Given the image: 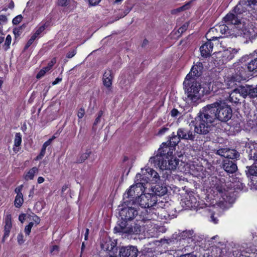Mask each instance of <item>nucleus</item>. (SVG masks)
I'll return each mask as SVG.
<instances>
[{"label":"nucleus","mask_w":257,"mask_h":257,"mask_svg":"<svg viewBox=\"0 0 257 257\" xmlns=\"http://www.w3.org/2000/svg\"><path fill=\"white\" fill-rule=\"evenodd\" d=\"M158 202L157 197L150 191H145L140 195L137 203L142 208H146L145 211L147 213L145 218L147 220H156L158 219H166V213L164 208L165 206L163 201Z\"/></svg>","instance_id":"f257e3e1"},{"label":"nucleus","mask_w":257,"mask_h":257,"mask_svg":"<svg viewBox=\"0 0 257 257\" xmlns=\"http://www.w3.org/2000/svg\"><path fill=\"white\" fill-rule=\"evenodd\" d=\"M243 12L242 6L239 3L236 6L232 12L228 13L224 18V21L227 25H234L233 30L234 36H241L246 40L251 41L255 39V33L252 28L247 27L245 24L241 23L238 16Z\"/></svg>","instance_id":"f03ea898"},{"label":"nucleus","mask_w":257,"mask_h":257,"mask_svg":"<svg viewBox=\"0 0 257 257\" xmlns=\"http://www.w3.org/2000/svg\"><path fill=\"white\" fill-rule=\"evenodd\" d=\"M173 147L163 143L157 154L150 158L149 163L162 170H174L179 164V159L173 156Z\"/></svg>","instance_id":"7ed1b4c3"},{"label":"nucleus","mask_w":257,"mask_h":257,"mask_svg":"<svg viewBox=\"0 0 257 257\" xmlns=\"http://www.w3.org/2000/svg\"><path fill=\"white\" fill-rule=\"evenodd\" d=\"M208 108L207 105L203 107L199 114L191 122L194 126V132L197 134H207L213 125L214 117Z\"/></svg>","instance_id":"20e7f679"},{"label":"nucleus","mask_w":257,"mask_h":257,"mask_svg":"<svg viewBox=\"0 0 257 257\" xmlns=\"http://www.w3.org/2000/svg\"><path fill=\"white\" fill-rule=\"evenodd\" d=\"M207 105L214 119L216 118L221 121L226 122L232 117V109L224 102L218 101Z\"/></svg>","instance_id":"39448f33"},{"label":"nucleus","mask_w":257,"mask_h":257,"mask_svg":"<svg viewBox=\"0 0 257 257\" xmlns=\"http://www.w3.org/2000/svg\"><path fill=\"white\" fill-rule=\"evenodd\" d=\"M189 84L185 85L184 82L183 84L187 93L188 98L193 102H196L203 96L209 93L210 89H205L204 87L196 80L189 81Z\"/></svg>","instance_id":"423d86ee"},{"label":"nucleus","mask_w":257,"mask_h":257,"mask_svg":"<svg viewBox=\"0 0 257 257\" xmlns=\"http://www.w3.org/2000/svg\"><path fill=\"white\" fill-rule=\"evenodd\" d=\"M160 180V177L159 174L153 169L146 166L144 168H142L141 173L137 174L135 182H138L142 186L147 187L146 185L149 183H158Z\"/></svg>","instance_id":"0eeeda50"},{"label":"nucleus","mask_w":257,"mask_h":257,"mask_svg":"<svg viewBox=\"0 0 257 257\" xmlns=\"http://www.w3.org/2000/svg\"><path fill=\"white\" fill-rule=\"evenodd\" d=\"M147 187L142 186L138 182H135V184L131 186L130 188L124 194V198H127V201L132 202L134 205L137 203L139 197L142 193L145 191Z\"/></svg>","instance_id":"6e6552de"},{"label":"nucleus","mask_w":257,"mask_h":257,"mask_svg":"<svg viewBox=\"0 0 257 257\" xmlns=\"http://www.w3.org/2000/svg\"><path fill=\"white\" fill-rule=\"evenodd\" d=\"M248 77L249 74L245 69L242 67H238L236 68L235 74L231 77H228L225 81L227 88H230L235 85V82L246 80Z\"/></svg>","instance_id":"1a4fd4ad"},{"label":"nucleus","mask_w":257,"mask_h":257,"mask_svg":"<svg viewBox=\"0 0 257 257\" xmlns=\"http://www.w3.org/2000/svg\"><path fill=\"white\" fill-rule=\"evenodd\" d=\"M239 50V49L229 47L217 53L216 58L217 59L221 58L219 60V61H221L222 63H226V62L232 59Z\"/></svg>","instance_id":"9d476101"},{"label":"nucleus","mask_w":257,"mask_h":257,"mask_svg":"<svg viewBox=\"0 0 257 257\" xmlns=\"http://www.w3.org/2000/svg\"><path fill=\"white\" fill-rule=\"evenodd\" d=\"M203 69V65L201 62H197V64L191 68V71L188 74L185 79L184 83L185 85L189 84V81L196 80L195 77L199 76Z\"/></svg>","instance_id":"9b49d317"},{"label":"nucleus","mask_w":257,"mask_h":257,"mask_svg":"<svg viewBox=\"0 0 257 257\" xmlns=\"http://www.w3.org/2000/svg\"><path fill=\"white\" fill-rule=\"evenodd\" d=\"M138 211L134 207H124L120 211L119 215L124 221L133 219L138 215Z\"/></svg>","instance_id":"f8f14e48"},{"label":"nucleus","mask_w":257,"mask_h":257,"mask_svg":"<svg viewBox=\"0 0 257 257\" xmlns=\"http://www.w3.org/2000/svg\"><path fill=\"white\" fill-rule=\"evenodd\" d=\"M219 38H220V36L209 37V39H207L208 41L202 45L200 48L201 55L202 57H207L210 55L213 49V44L211 41Z\"/></svg>","instance_id":"ddd939ff"},{"label":"nucleus","mask_w":257,"mask_h":257,"mask_svg":"<svg viewBox=\"0 0 257 257\" xmlns=\"http://www.w3.org/2000/svg\"><path fill=\"white\" fill-rule=\"evenodd\" d=\"M182 202L184 203V207L186 209H195L198 207L197 199L192 194H188L182 200Z\"/></svg>","instance_id":"4468645a"},{"label":"nucleus","mask_w":257,"mask_h":257,"mask_svg":"<svg viewBox=\"0 0 257 257\" xmlns=\"http://www.w3.org/2000/svg\"><path fill=\"white\" fill-rule=\"evenodd\" d=\"M138 250L135 246L122 247L120 249V257H137Z\"/></svg>","instance_id":"2eb2a0df"},{"label":"nucleus","mask_w":257,"mask_h":257,"mask_svg":"<svg viewBox=\"0 0 257 257\" xmlns=\"http://www.w3.org/2000/svg\"><path fill=\"white\" fill-rule=\"evenodd\" d=\"M215 188L218 192L221 197L222 198V201L225 202H231V198L229 196V193L224 188V183L216 184Z\"/></svg>","instance_id":"dca6fc26"},{"label":"nucleus","mask_w":257,"mask_h":257,"mask_svg":"<svg viewBox=\"0 0 257 257\" xmlns=\"http://www.w3.org/2000/svg\"><path fill=\"white\" fill-rule=\"evenodd\" d=\"M218 31H219L222 34H226L227 36L230 33L228 27L226 25H221L215 28H211L206 35V39H208L209 37H211L215 32Z\"/></svg>","instance_id":"f3484780"},{"label":"nucleus","mask_w":257,"mask_h":257,"mask_svg":"<svg viewBox=\"0 0 257 257\" xmlns=\"http://www.w3.org/2000/svg\"><path fill=\"white\" fill-rule=\"evenodd\" d=\"M151 193L157 196H161L165 195L167 192V189L165 185L163 184H157L155 186L152 187L150 190Z\"/></svg>","instance_id":"a211bd4d"},{"label":"nucleus","mask_w":257,"mask_h":257,"mask_svg":"<svg viewBox=\"0 0 257 257\" xmlns=\"http://www.w3.org/2000/svg\"><path fill=\"white\" fill-rule=\"evenodd\" d=\"M113 76L112 72L109 69L105 70L102 77V82L104 86L107 88H110L112 85V82Z\"/></svg>","instance_id":"6ab92c4d"},{"label":"nucleus","mask_w":257,"mask_h":257,"mask_svg":"<svg viewBox=\"0 0 257 257\" xmlns=\"http://www.w3.org/2000/svg\"><path fill=\"white\" fill-rule=\"evenodd\" d=\"M177 134L181 139L193 140L195 138L192 132L184 128H179L177 131Z\"/></svg>","instance_id":"aec40b11"},{"label":"nucleus","mask_w":257,"mask_h":257,"mask_svg":"<svg viewBox=\"0 0 257 257\" xmlns=\"http://www.w3.org/2000/svg\"><path fill=\"white\" fill-rule=\"evenodd\" d=\"M224 170L228 173H233L237 169L236 164L231 161H224L223 165Z\"/></svg>","instance_id":"412c9836"},{"label":"nucleus","mask_w":257,"mask_h":257,"mask_svg":"<svg viewBox=\"0 0 257 257\" xmlns=\"http://www.w3.org/2000/svg\"><path fill=\"white\" fill-rule=\"evenodd\" d=\"M101 246L102 249L106 251L117 250L116 247V243L112 241L110 239H107L106 241L102 242Z\"/></svg>","instance_id":"4be33fe9"},{"label":"nucleus","mask_w":257,"mask_h":257,"mask_svg":"<svg viewBox=\"0 0 257 257\" xmlns=\"http://www.w3.org/2000/svg\"><path fill=\"white\" fill-rule=\"evenodd\" d=\"M5 222V225L4 238H7L9 235L10 230L12 226V216L10 214H8L6 216Z\"/></svg>","instance_id":"5701e85b"},{"label":"nucleus","mask_w":257,"mask_h":257,"mask_svg":"<svg viewBox=\"0 0 257 257\" xmlns=\"http://www.w3.org/2000/svg\"><path fill=\"white\" fill-rule=\"evenodd\" d=\"M56 60L55 58H53L49 63L47 66L42 68L37 74L36 77L38 79H40L43 77L45 74L48 72L52 68L53 65L56 63Z\"/></svg>","instance_id":"b1692460"},{"label":"nucleus","mask_w":257,"mask_h":257,"mask_svg":"<svg viewBox=\"0 0 257 257\" xmlns=\"http://www.w3.org/2000/svg\"><path fill=\"white\" fill-rule=\"evenodd\" d=\"M236 91H237L239 96L245 98L247 96H249V93L250 91V86L245 85L244 86L241 85L235 88Z\"/></svg>","instance_id":"393cba45"},{"label":"nucleus","mask_w":257,"mask_h":257,"mask_svg":"<svg viewBox=\"0 0 257 257\" xmlns=\"http://www.w3.org/2000/svg\"><path fill=\"white\" fill-rule=\"evenodd\" d=\"M22 143V135L20 133H17L15 136L14 144L13 148V151L17 153L20 150Z\"/></svg>","instance_id":"a878e982"},{"label":"nucleus","mask_w":257,"mask_h":257,"mask_svg":"<svg viewBox=\"0 0 257 257\" xmlns=\"http://www.w3.org/2000/svg\"><path fill=\"white\" fill-rule=\"evenodd\" d=\"M122 221L121 222V225L118 224L116 226L114 227V231L115 232L126 233L129 232L130 230L128 228L126 227V221Z\"/></svg>","instance_id":"bb28decb"},{"label":"nucleus","mask_w":257,"mask_h":257,"mask_svg":"<svg viewBox=\"0 0 257 257\" xmlns=\"http://www.w3.org/2000/svg\"><path fill=\"white\" fill-rule=\"evenodd\" d=\"M38 171L37 167H33L24 175V179L26 181L33 179L34 176L38 173Z\"/></svg>","instance_id":"cd10ccee"},{"label":"nucleus","mask_w":257,"mask_h":257,"mask_svg":"<svg viewBox=\"0 0 257 257\" xmlns=\"http://www.w3.org/2000/svg\"><path fill=\"white\" fill-rule=\"evenodd\" d=\"M218 205H214V206L210 207L209 209H207L208 211L210 213L211 221L215 224H216L218 222L217 217H215L214 216L216 211L218 210Z\"/></svg>","instance_id":"c85d7f7f"},{"label":"nucleus","mask_w":257,"mask_h":257,"mask_svg":"<svg viewBox=\"0 0 257 257\" xmlns=\"http://www.w3.org/2000/svg\"><path fill=\"white\" fill-rule=\"evenodd\" d=\"M223 156L226 158L234 159L237 158L239 155L238 153L234 150H228L225 152Z\"/></svg>","instance_id":"c756f323"},{"label":"nucleus","mask_w":257,"mask_h":257,"mask_svg":"<svg viewBox=\"0 0 257 257\" xmlns=\"http://www.w3.org/2000/svg\"><path fill=\"white\" fill-rule=\"evenodd\" d=\"M255 58L250 61L247 65V69L249 72H252L256 71L257 70V56L256 54H255L254 55Z\"/></svg>","instance_id":"7c9ffc66"},{"label":"nucleus","mask_w":257,"mask_h":257,"mask_svg":"<svg viewBox=\"0 0 257 257\" xmlns=\"http://www.w3.org/2000/svg\"><path fill=\"white\" fill-rule=\"evenodd\" d=\"M239 94L237 91H236V89H234L229 95V100L230 101L233 103H237L239 101L238 97Z\"/></svg>","instance_id":"2f4dec72"},{"label":"nucleus","mask_w":257,"mask_h":257,"mask_svg":"<svg viewBox=\"0 0 257 257\" xmlns=\"http://www.w3.org/2000/svg\"><path fill=\"white\" fill-rule=\"evenodd\" d=\"M247 170L246 171V174L248 176H257V167L254 165L247 167Z\"/></svg>","instance_id":"473e14b6"},{"label":"nucleus","mask_w":257,"mask_h":257,"mask_svg":"<svg viewBox=\"0 0 257 257\" xmlns=\"http://www.w3.org/2000/svg\"><path fill=\"white\" fill-rule=\"evenodd\" d=\"M24 203L23 196L16 195L14 201V205L17 208H20Z\"/></svg>","instance_id":"72a5a7b5"},{"label":"nucleus","mask_w":257,"mask_h":257,"mask_svg":"<svg viewBox=\"0 0 257 257\" xmlns=\"http://www.w3.org/2000/svg\"><path fill=\"white\" fill-rule=\"evenodd\" d=\"M91 154V151L90 150H87L86 152L82 153L79 159L77 160V162L79 163H81L83 162L85 160H86L88 157L89 156L90 154Z\"/></svg>","instance_id":"f704fd0d"},{"label":"nucleus","mask_w":257,"mask_h":257,"mask_svg":"<svg viewBox=\"0 0 257 257\" xmlns=\"http://www.w3.org/2000/svg\"><path fill=\"white\" fill-rule=\"evenodd\" d=\"M181 138L179 137L178 134L176 136H172L170 140L169 144L173 146H175L180 141Z\"/></svg>","instance_id":"c9c22d12"},{"label":"nucleus","mask_w":257,"mask_h":257,"mask_svg":"<svg viewBox=\"0 0 257 257\" xmlns=\"http://www.w3.org/2000/svg\"><path fill=\"white\" fill-rule=\"evenodd\" d=\"M221 254V249L220 248L215 246L213 247L211 251L212 257H217L220 256Z\"/></svg>","instance_id":"e433bc0d"},{"label":"nucleus","mask_w":257,"mask_h":257,"mask_svg":"<svg viewBox=\"0 0 257 257\" xmlns=\"http://www.w3.org/2000/svg\"><path fill=\"white\" fill-rule=\"evenodd\" d=\"M190 4H191V2L187 3L186 4L184 5V6H183L179 8L176 9V10H174L173 11V13H177V12H180L181 11L188 9L190 8Z\"/></svg>","instance_id":"4c0bfd02"},{"label":"nucleus","mask_w":257,"mask_h":257,"mask_svg":"<svg viewBox=\"0 0 257 257\" xmlns=\"http://www.w3.org/2000/svg\"><path fill=\"white\" fill-rule=\"evenodd\" d=\"M11 41H12V37L10 35H8L6 37L5 42L4 44V49L6 50H7L9 48V46L11 43Z\"/></svg>","instance_id":"58836bf2"},{"label":"nucleus","mask_w":257,"mask_h":257,"mask_svg":"<svg viewBox=\"0 0 257 257\" xmlns=\"http://www.w3.org/2000/svg\"><path fill=\"white\" fill-rule=\"evenodd\" d=\"M249 96L250 97H257V85L255 87L250 86V91L249 93Z\"/></svg>","instance_id":"ea45409f"},{"label":"nucleus","mask_w":257,"mask_h":257,"mask_svg":"<svg viewBox=\"0 0 257 257\" xmlns=\"http://www.w3.org/2000/svg\"><path fill=\"white\" fill-rule=\"evenodd\" d=\"M193 233L194 232L192 230L183 231L182 233V236L183 237V238H190L193 236Z\"/></svg>","instance_id":"a19ab883"},{"label":"nucleus","mask_w":257,"mask_h":257,"mask_svg":"<svg viewBox=\"0 0 257 257\" xmlns=\"http://www.w3.org/2000/svg\"><path fill=\"white\" fill-rule=\"evenodd\" d=\"M45 27L46 26L45 24L40 25L39 27L37 28L34 34L39 37V36L44 31Z\"/></svg>","instance_id":"79ce46f5"},{"label":"nucleus","mask_w":257,"mask_h":257,"mask_svg":"<svg viewBox=\"0 0 257 257\" xmlns=\"http://www.w3.org/2000/svg\"><path fill=\"white\" fill-rule=\"evenodd\" d=\"M38 37L36 36L35 34H33L31 38L29 39V40L28 41L27 44L26 45L25 48L27 49L34 42V41L36 40V38H37Z\"/></svg>","instance_id":"37998d69"},{"label":"nucleus","mask_w":257,"mask_h":257,"mask_svg":"<svg viewBox=\"0 0 257 257\" xmlns=\"http://www.w3.org/2000/svg\"><path fill=\"white\" fill-rule=\"evenodd\" d=\"M33 225H34V223L33 222H31L29 223V224L28 225H27L25 227V232L27 235L30 234L31 231V229H32V227L33 226Z\"/></svg>","instance_id":"c03bdc74"},{"label":"nucleus","mask_w":257,"mask_h":257,"mask_svg":"<svg viewBox=\"0 0 257 257\" xmlns=\"http://www.w3.org/2000/svg\"><path fill=\"white\" fill-rule=\"evenodd\" d=\"M248 5L252 9H257V0H248Z\"/></svg>","instance_id":"a18cd8bd"},{"label":"nucleus","mask_w":257,"mask_h":257,"mask_svg":"<svg viewBox=\"0 0 257 257\" xmlns=\"http://www.w3.org/2000/svg\"><path fill=\"white\" fill-rule=\"evenodd\" d=\"M50 252L52 254H56L59 252V246L57 245H53L50 249Z\"/></svg>","instance_id":"49530a36"},{"label":"nucleus","mask_w":257,"mask_h":257,"mask_svg":"<svg viewBox=\"0 0 257 257\" xmlns=\"http://www.w3.org/2000/svg\"><path fill=\"white\" fill-rule=\"evenodd\" d=\"M55 138L56 137L55 136H53L51 138L49 139L47 141L44 143L42 148L46 149V148L52 143L53 140H54Z\"/></svg>","instance_id":"de8ad7c7"},{"label":"nucleus","mask_w":257,"mask_h":257,"mask_svg":"<svg viewBox=\"0 0 257 257\" xmlns=\"http://www.w3.org/2000/svg\"><path fill=\"white\" fill-rule=\"evenodd\" d=\"M22 16L21 15H19L16 17L13 20V23L15 25H17L19 23L21 22L22 20Z\"/></svg>","instance_id":"09e8293b"},{"label":"nucleus","mask_w":257,"mask_h":257,"mask_svg":"<svg viewBox=\"0 0 257 257\" xmlns=\"http://www.w3.org/2000/svg\"><path fill=\"white\" fill-rule=\"evenodd\" d=\"M85 114V109L83 108H80L78 110L77 116L79 118H82L83 117Z\"/></svg>","instance_id":"8fccbe9b"},{"label":"nucleus","mask_w":257,"mask_h":257,"mask_svg":"<svg viewBox=\"0 0 257 257\" xmlns=\"http://www.w3.org/2000/svg\"><path fill=\"white\" fill-rule=\"evenodd\" d=\"M17 240L19 244H23L25 240L24 239V236L22 233H19L17 236Z\"/></svg>","instance_id":"3c124183"},{"label":"nucleus","mask_w":257,"mask_h":257,"mask_svg":"<svg viewBox=\"0 0 257 257\" xmlns=\"http://www.w3.org/2000/svg\"><path fill=\"white\" fill-rule=\"evenodd\" d=\"M103 114L102 111H99L97 118L95 119L94 122V125H97L100 121V118Z\"/></svg>","instance_id":"603ef678"},{"label":"nucleus","mask_w":257,"mask_h":257,"mask_svg":"<svg viewBox=\"0 0 257 257\" xmlns=\"http://www.w3.org/2000/svg\"><path fill=\"white\" fill-rule=\"evenodd\" d=\"M23 187V186L22 185H20L19 187H17L15 189V192L17 194V195H20L21 196H23V194L21 192Z\"/></svg>","instance_id":"864d4df0"},{"label":"nucleus","mask_w":257,"mask_h":257,"mask_svg":"<svg viewBox=\"0 0 257 257\" xmlns=\"http://www.w3.org/2000/svg\"><path fill=\"white\" fill-rule=\"evenodd\" d=\"M116 250L107 251V254L105 255V257H116Z\"/></svg>","instance_id":"5fc2aeb1"},{"label":"nucleus","mask_w":257,"mask_h":257,"mask_svg":"<svg viewBox=\"0 0 257 257\" xmlns=\"http://www.w3.org/2000/svg\"><path fill=\"white\" fill-rule=\"evenodd\" d=\"M7 18L5 15H0V24H4L7 22Z\"/></svg>","instance_id":"6e6d98bb"},{"label":"nucleus","mask_w":257,"mask_h":257,"mask_svg":"<svg viewBox=\"0 0 257 257\" xmlns=\"http://www.w3.org/2000/svg\"><path fill=\"white\" fill-rule=\"evenodd\" d=\"M46 152V149L42 148L40 154L37 157V160H40L42 159L44 156Z\"/></svg>","instance_id":"4d7b16f0"},{"label":"nucleus","mask_w":257,"mask_h":257,"mask_svg":"<svg viewBox=\"0 0 257 257\" xmlns=\"http://www.w3.org/2000/svg\"><path fill=\"white\" fill-rule=\"evenodd\" d=\"M69 0H59L58 5L61 6H66L69 4Z\"/></svg>","instance_id":"13d9d810"},{"label":"nucleus","mask_w":257,"mask_h":257,"mask_svg":"<svg viewBox=\"0 0 257 257\" xmlns=\"http://www.w3.org/2000/svg\"><path fill=\"white\" fill-rule=\"evenodd\" d=\"M76 53V51L75 50H73L69 52L67 54V57L69 58H71L74 56Z\"/></svg>","instance_id":"bf43d9fd"},{"label":"nucleus","mask_w":257,"mask_h":257,"mask_svg":"<svg viewBox=\"0 0 257 257\" xmlns=\"http://www.w3.org/2000/svg\"><path fill=\"white\" fill-rule=\"evenodd\" d=\"M179 111L176 109H173L171 111V115L173 117H175L177 116Z\"/></svg>","instance_id":"052dcab7"},{"label":"nucleus","mask_w":257,"mask_h":257,"mask_svg":"<svg viewBox=\"0 0 257 257\" xmlns=\"http://www.w3.org/2000/svg\"><path fill=\"white\" fill-rule=\"evenodd\" d=\"M168 130V128L166 127H163L161 128L159 131L158 132V134L159 135H163L166 132H167Z\"/></svg>","instance_id":"680f3d73"},{"label":"nucleus","mask_w":257,"mask_h":257,"mask_svg":"<svg viewBox=\"0 0 257 257\" xmlns=\"http://www.w3.org/2000/svg\"><path fill=\"white\" fill-rule=\"evenodd\" d=\"M101 0H89V3L91 6L97 5Z\"/></svg>","instance_id":"e2e57ef3"},{"label":"nucleus","mask_w":257,"mask_h":257,"mask_svg":"<svg viewBox=\"0 0 257 257\" xmlns=\"http://www.w3.org/2000/svg\"><path fill=\"white\" fill-rule=\"evenodd\" d=\"M188 25V24H184L182 27L179 29V32H183V31L187 29Z\"/></svg>","instance_id":"0e129e2a"},{"label":"nucleus","mask_w":257,"mask_h":257,"mask_svg":"<svg viewBox=\"0 0 257 257\" xmlns=\"http://www.w3.org/2000/svg\"><path fill=\"white\" fill-rule=\"evenodd\" d=\"M5 35L2 31L0 30V44H1L4 40Z\"/></svg>","instance_id":"69168bd1"},{"label":"nucleus","mask_w":257,"mask_h":257,"mask_svg":"<svg viewBox=\"0 0 257 257\" xmlns=\"http://www.w3.org/2000/svg\"><path fill=\"white\" fill-rule=\"evenodd\" d=\"M33 220L35 222L36 224H39L40 221V218L36 215H35L33 217Z\"/></svg>","instance_id":"338daca9"},{"label":"nucleus","mask_w":257,"mask_h":257,"mask_svg":"<svg viewBox=\"0 0 257 257\" xmlns=\"http://www.w3.org/2000/svg\"><path fill=\"white\" fill-rule=\"evenodd\" d=\"M180 257H197L196 255L192 254V253H188L183 254L180 256Z\"/></svg>","instance_id":"774afa93"}]
</instances>
